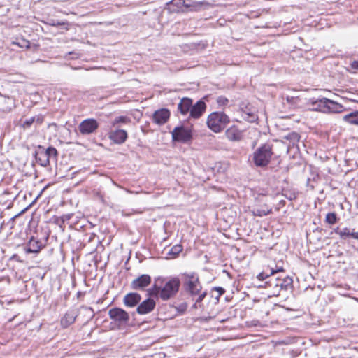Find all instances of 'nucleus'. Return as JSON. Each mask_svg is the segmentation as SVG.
I'll list each match as a JSON object with an SVG mask.
<instances>
[{"label":"nucleus","mask_w":358,"mask_h":358,"mask_svg":"<svg viewBox=\"0 0 358 358\" xmlns=\"http://www.w3.org/2000/svg\"><path fill=\"white\" fill-rule=\"evenodd\" d=\"M352 67L355 69H358V62L357 61H354L352 63Z\"/></svg>","instance_id":"obj_41"},{"label":"nucleus","mask_w":358,"mask_h":358,"mask_svg":"<svg viewBox=\"0 0 358 358\" xmlns=\"http://www.w3.org/2000/svg\"><path fill=\"white\" fill-rule=\"evenodd\" d=\"M184 287L185 291L191 296H194L202 292V286L198 275L195 273H184Z\"/></svg>","instance_id":"obj_5"},{"label":"nucleus","mask_w":358,"mask_h":358,"mask_svg":"<svg viewBox=\"0 0 358 358\" xmlns=\"http://www.w3.org/2000/svg\"><path fill=\"white\" fill-rule=\"evenodd\" d=\"M172 140L180 143H187L192 139V134L190 128H186L181 125L176 127L171 131Z\"/></svg>","instance_id":"obj_6"},{"label":"nucleus","mask_w":358,"mask_h":358,"mask_svg":"<svg viewBox=\"0 0 358 358\" xmlns=\"http://www.w3.org/2000/svg\"><path fill=\"white\" fill-rule=\"evenodd\" d=\"M313 109L324 113H341L345 110V107L327 98H322L312 101Z\"/></svg>","instance_id":"obj_3"},{"label":"nucleus","mask_w":358,"mask_h":358,"mask_svg":"<svg viewBox=\"0 0 358 358\" xmlns=\"http://www.w3.org/2000/svg\"><path fill=\"white\" fill-rule=\"evenodd\" d=\"M338 220L335 213H328L326 215L325 222L329 224H334Z\"/></svg>","instance_id":"obj_31"},{"label":"nucleus","mask_w":358,"mask_h":358,"mask_svg":"<svg viewBox=\"0 0 358 358\" xmlns=\"http://www.w3.org/2000/svg\"><path fill=\"white\" fill-rule=\"evenodd\" d=\"M49 24L50 26H52V27H59V26H63L64 28L66 29V30H68L69 29V23L67 22H59L58 20H50V22H49Z\"/></svg>","instance_id":"obj_33"},{"label":"nucleus","mask_w":358,"mask_h":358,"mask_svg":"<svg viewBox=\"0 0 358 358\" xmlns=\"http://www.w3.org/2000/svg\"><path fill=\"white\" fill-rule=\"evenodd\" d=\"M97 196L102 201H103V197L100 193H97Z\"/></svg>","instance_id":"obj_42"},{"label":"nucleus","mask_w":358,"mask_h":358,"mask_svg":"<svg viewBox=\"0 0 358 358\" xmlns=\"http://www.w3.org/2000/svg\"><path fill=\"white\" fill-rule=\"evenodd\" d=\"M271 208L268 207H262L257 209H254L252 213L255 216L262 217L267 215L270 213H271Z\"/></svg>","instance_id":"obj_26"},{"label":"nucleus","mask_w":358,"mask_h":358,"mask_svg":"<svg viewBox=\"0 0 358 358\" xmlns=\"http://www.w3.org/2000/svg\"><path fill=\"white\" fill-rule=\"evenodd\" d=\"M192 106V99L187 97L182 98L178 105V110L182 115H187L190 112Z\"/></svg>","instance_id":"obj_19"},{"label":"nucleus","mask_w":358,"mask_h":358,"mask_svg":"<svg viewBox=\"0 0 358 358\" xmlns=\"http://www.w3.org/2000/svg\"><path fill=\"white\" fill-rule=\"evenodd\" d=\"M281 271H283L282 268H277V269H273V268H271L270 270V273H266L265 271H263L258 274L257 278L260 280H263L267 278L268 277H269L270 275H272L278 272H281Z\"/></svg>","instance_id":"obj_27"},{"label":"nucleus","mask_w":358,"mask_h":358,"mask_svg":"<svg viewBox=\"0 0 358 358\" xmlns=\"http://www.w3.org/2000/svg\"><path fill=\"white\" fill-rule=\"evenodd\" d=\"M34 117V122H36L38 124H41L43 122V117L42 115H37Z\"/></svg>","instance_id":"obj_38"},{"label":"nucleus","mask_w":358,"mask_h":358,"mask_svg":"<svg viewBox=\"0 0 358 358\" xmlns=\"http://www.w3.org/2000/svg\"><path fill=\"white\" fill-rule=\"evenodd\" d=\"M213 289L218 292V295L215 297L217 299H218L225 292L224 289L221 287H215Z\"/></svg>","instance_id":"obj_36"},{"label":"nucleus","mask_w":358,"mask_h":358,"mask_svg":"<svg viewBox=\"0 0 358 358\" xmlns=\"http://www.w3.org/2000/svg\"><path fill=\"white\" fill-rule=\"evenodd\" d=\"M186 7H190V5H185Z\"/></svg>","instance_id":"obj_44"},{"label":"nucleus","mask_w":358,"mask_h":358,"mask_svg":"<svg viewBox=\"0 0 358 358\" xmlns=\"http://www.w3.org/2000/svg\"><path fill=\"white\" fill-rule=\"evenodd\" d=\"M34 123V117H30L29 119H27L26 120H24L21 126L22 127H23L24 129H28Z\"/></svg>","instance_id":"obj_34"},{"label":"nucleus","mask_w":358,"mask_h":358,"mask_svg":"<svg viewBox=\"0 0 358 358\" xmlns=\"http://www.w3.org/2000/svg\"><path fill=\"white\" fill-rule=\"evenodd\" d=\"M170 111L166 108H161L156 111L152 115V121L158 125H163L167 122L170 117Z\"/></svg>","instance_id":"obj_10"},{"label":"nucleus","mask_w":358,"mask_h":358,"mask_svg":"<svg viewBox=\"0 0 358 358\" xmlns=\"http://www.w3.org/2000/svg\"><path fill=\"white\" fill-rule=\"evenodd\" d=\"M229 122V117L223 112H213L207 119L208 127L213 132H220Z\"/></svg>","instance_id":"obj_4"},{"label":"nucleus","mask_w":358,"mask_h":358,"mask_svg":"<svg viewBox=\"0 0 358 358\" xmlns=\"http://www.w3.org/2000/svg\"><path fill=\"white\" fill-rule=\"evenodd\" d=\"M151 283V277L148 274H143L133 280L130 287L134 290H144Z\"/></svg>","instance_id":"obj_9"},{"label":"nucleus","mask_w":358,"mask_h":358,"mask_svg":"<svg viewBox=\"0 0 358 358\" xmlns=\"http://www.w3.org/2000/svg\"><path fill=\"white\" fill-rule=\"evenodd\" d=\"M207 292L206 291L200 292L199 294H197L198 296L197 299H196L194 303L192 306V308L194 309H200L203 308V306L201 304L202 301L203 299L206 296Z\"/></svg>","instance_id":"obj_25"},{"label":"nucleus","mask_w":358,"mask_h":358,"mask_svg":"<svg viewBox=\"0 0 358 358\" xmlns=\"http://www.w3.org/2000/svg\"><path fill=\"white\" fill-rule=\"evenodd\" d=\"M12 44L15 45H17L22 48L29 49L30 48L29 41H28L24 38H21L20 39H18V38L16 39V41H14L12 42Z\"/></svg>","instance_id":"obj_28"},{"label":"nucleus","mask_w":358,"mask_h":358,"mask_svg":"<svg viewBox=\"0 0 358 358\" xmlns=\"http://www.w3.org/2000/svg\"><path fill=\"white\" fill-rule=\"evenodd\" d=\"M44 245L41 241L36 239L34 237H31L25 247V251L27 253H38L43 248Z\"/></svg>","instance_id":"obj_13"},{"label":"nucleus","mask_w":358,"mask_h":358,"mask_svg":"<svg viewBox=\"0 0 358 358\" xmlns=\"http://www.w3.org/2000/svg\"><path fill=\"white\" fill-rule=\"evenodd\" d=\"M131 122L129 117L127 116H119L115 117L112 122V126L116 127L120 124H128Z\"/></svg>","instance_id":"obj_29"},{"label":"nucleus","mask_w":358,"mask_h":358,"mask_svg":"<svg viewBox=\"0 0 358 358\" xmlns=\"http://www.w3.org/2000/svg\"><path fill=\"white\" fill-rule=\"evenodd\" d=\"M109 138L117 144H122L127 138V133L124 129H116L109 133Z\"/></svg>","instance_id":"obj_15"},{"label":"nucleus","mask_w":358,"mask_h":358,"mask_svg":"<svg viewBox=\"0 0 358 358\" xmlns=\"http://www.w3.org/2000/svg\"><path fill=\"white\" fill-rule=\"evenodd\" d=\"M156 306L154 299L148 298L142 301L136 308V312L140 315H145L152 312Z\"/></svg>","instance_id":"obj_11"},{"label":"nucleus","mask_w":358,"mask_h":358,"mask_svg":"<svg viewBox=\"0 0 358 358\" xmlns=\"http://www.w3.org/2000/svg\"><path fill=\"white\" fill-rule=\"evenodd\" d=\"M45 152L47 155V157H48V159H50L51 157L57 158L58 155V152L56 150L55 148L50 146L46 150H45Z\"/></svg>","instance_id":"obj_32"},{"label":"nucleus","mask_w":358,"mask_h":358,"mask_svg":"<svg viewBox=\"0 0 358 358\" xmlns=\"http://www.w3.org/2000/svg\"><path fill=\"white\" fill-rule=\"evenodd\" d=\"M343 120L349 124L358 125V110H355L343 115Z\"/></svg>","instance_id":"obj_21"},{"label":"nucleus","mask_w":358,"mask_h":358,"mask_svg":"<svg viewBox=\"0 0 358 358\" xmlns=\"http://www.w3.org/2000/svg\"><path fill=\"white\" fill-rule=\"evenodd\" d=\"M76 318V315L73 311L67 312L60 320L61 326L67 328L75 322Z\"/></svg>","instance_id":"obj_20"},{"label":"nucleus","mask_w":358,"mask_h":358,"mask_svg":"<svg viewBox=\"0 0 358 358\" xmlns=\"http://www.w3.org/2000/svg\"><path fill=\"white\" fill-rule=\"evenodd\" d=\"M124 189L127 193H129V194H139V193H141V192H139V191H131V190H130V189H126V188H124Z\"/></svg>","instance_id":"obj_40"},{"label":"nucleus","mask_w":358,"mask_h":358,"mask_svg":"<svg viewBox=\"0 0 358 358\" xmlns=\"http://www.w3.org/2000/svg\"><path fill=\"white\" fill-rule=\"evenodd\" d=\"M108 315L110 319L118 322L120 324H126L129 320V314L120 308L110 309L108 312Z\"/></svg>","instance_id":"obj_8"},{"label":"nucleus","mask_w":358,"mask_h":358,"mask_svg":"<svg viewBox=\"0 0 358 358\" xmlns=\"http://www.w3.org/2000/svg\"><path fill=\"white\" fill-rule=\"evenodd\" d=\"M98 122L93 118L83 120L78 125V129L82 135H89L94 133L99 128Z\"/></svg>","instance_id":"obj_7"},{"label":"nucleus","mask_w":358,"mask_h":358,"mask_svg":"<svg viewBox=\"0 0 358 358\" xmlns=\"http://www.w3.org/2000/svg\"><path fill=\"white\" fill-rule=\"evenodd\" d=\"M217 102L220 105H224L225 103H227L228 102V100H227V99H226L223 96H220L217 99Z\"/></svg>","instance_id":"obj_39"},{"label":"nucleus","mask_w":358,"mask_h":358,"mask_svg":"<svg viewBox=\"0 0 358 358\" xmlns=\"http://www.w3.org/2000/svg\"><path fill=\"white\" fill-rule=\"evenodd\" d=\"M169 4L171 6H176L178 8H181L185 5V1L183 0H172Z\"/></svg>","instance_id":"obj_35"},{"label":"nucleus","mask_w":358,"mask_h":358,"mask_svg":"<svg viewBox=\"0 0 358 358\" xmlns=\"http://www.w3.org/2000/svg\"><path fill=\"white\" fill-rule=\"evenodd\" d=\"M141 296L136 292H131L126 294L124 297L123 301L127 307H134L139 303Z\"/></svg>","instance_id":"obj_17"},{"label":"nucleus","mask_w":358,"mask_h":358,"mask_svg":"<svg viewBox=\"0 0 358 358\" xmlns=\"http://www.w3.org/2000/svg\"><path fill=\"white\" fill-rule=\"evenodd\" d=\"M180 287V280L178 277L158 278L150 293L162 301L175 298Z\"/></svg>","instance_id":"obj_1"},{"label":"nucleus","mask_w":358,"mask_h":358,"mask_svg":"<svg viewBox=\"0 0 358 358\" xmlns=\"http://www.w3.org/2000/svg\"><path fill=\"white\" fill-rule=\"evenodd\" d=\"M225 135L231 141H240L243 138V131L233 125L226 130Z\"/></svg>","instance_id":"obj_14"},{"label":"nucleus","mask_w":358,"mask_h":358,"mask_svg":"<svg viewBox=\"0 0 358 358\" xmlns=\"http://www.w3.org/2000/svg\"><path fill=\"white\" fill-rule=\"evenodd\" d=\"M182 250V246L181 245H175L173 246L170 251L169 252L168 255H171V258H175L178 256V255L181 252Z\"/></svg>","instance_id":"obj_30"},{"label":"nucleus","mask_w":358,"mask_h":358,"mask_svg":"<svg viewBox=\"0 0 358 358\" xmlns=\"http://www.w3.org/2000/svg\"><path fill=\"white\" fill-rule=\"evenodd\" d=\"M206 105L202 100L198 101L194 105L192 104L189 112L190 117L198 119L205 112Z\"/></svg>","instance_id":"obj_12"},{"label":"nucleus","mask_w":358,"mask_h":358,"mask_svg":"<svg viewBox=\"0 0 358 358\" xmlns=\"http://www.w3.org/2000/svg\"><path fill=\"white\" fill-rule=\"evenodd\" d=\"M275 287H280V289L287 290L292 285V279L289 277H286L282 279L277 278Z\"/></svg>","instance_id":"obj_22"},{"label":"nucleus","mask_w":358,"mask_h":358,"mask_svg":"<svg viewBox=\"0 0 358 358\" xmlns=\"http://www.w3.org/2000/svg\"><path fill=\"white\" fill-rule=\"evenodd\" d=\"M334 232L339 235L340 238L343 240H346L350 238L358 240V232L351 231L350 229L348 227H345L343 229L337 227L334 229Z\"/></svg>","instance_id":"obj_18"},{"label":"nucleus","mask_w":358,"mask_h":358,"mask_svg":"<svg viewBox=\"0 0 358 358\" xmlns=\"http://www.w3.org/2000/svg\"><path fill=\"white\" fill-rule=\"evenodd\" d=\"M142 211H135L134 213H141Z\"/></svg>","instance_id":"obj_43"},{"label":"nucleus","mask_w":358,"mask_h":358,"mask_svg":"<svg viewBox=\"0 0 358 358\" xmlns=\"http://www.w3.org/2000/svg\"><path fill=\"white\" fill-rule=\"evenodd\" d=\"M299 138L300 136L299 135L298 133L295 131L289 132V134L283 136V139L289 141V143L292 145H294L296 143H298Z\"/></svg>","instance_id":"obj_24"},{"label":"nucleus","mask_w":358,"mask_h":358,"mask_svg":"<svg viewBox=\"0 0 358 358\" xmlns=\"http://www.w3.org/2000/svg\"><path fill=\"white\" fill-rule=\"evenodd\" d=\"M35 158L36 162L41 166L46 167L50 164V160L45 152V149L43 146L39 145L38 150L35 152Z\"/></svg>","instance_id":"obj_16"},{"label":"nucleus","mask_w":358,"mask_h":358,"mask_svg":"<svg viewBox=\"0 0 358 358\" xmlns=\"http://www.w3.org/2000/svg\"><path fill=\"white\" fill-rule=\"evenodd\" d=\"M73 216V214H64L61 216V220L62 223L69 220Z\"/></svg>","instance_id":"obj_37"},{"label":"nucleus","mask_w":358,"mask_h":358,"mask_svg":"<svg viewBox=\"0 0 358 358\" xmlns=\"http://www.w3.org/2000/svg\"><path fill=\"white\" fill-rule=\"evenodd\" d=\"M273 155L272 145L263 144L252 153V162L257 167H265L270 163Z\"/></svg>","instance_id":"obj_2"},{"label":"nucleus","mask_w":358,"mask_h":358,"mask_svg":"<svg viewBox=\"0 0 358 358\" xmlns=\"http://www.w3.org/2000/svg\"><path fill=\"white\" fill-rule=\"evenodd\" d=\"M242 117L245 120L249 122H254L257 120V115L255 112L248 107H246L245 110H243Z\"/></svg>","instance_id":"obj_23"}]
</instances>
